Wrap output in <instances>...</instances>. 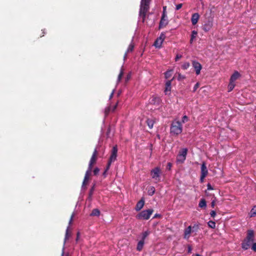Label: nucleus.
<instances>
[{"label":"nucleus","instance_id":"1","mask_svg":"<svg viewBox=\"0 0 256 256\" xmlns=\"http://www.w3.org/2000/svg\"><path fill=\"white\" fill-rule=\"evenodd\" d=\"M254 240V233L252 230H247L246 236L242 243V248L244 250H248Z\"/></svg>","mask_w":256,"mask_h":256},{"label":"nucleus","instance_id":"2","mask_svg":"<svg viewBox=\"0 0 256 256\" xmlns=\"http://www.w3.org/2000/svg\"><path fill=\"white\" fill-rule=\"evenodd\" d=\"M182 131V127L181 122L179 121L173 122L170 126V133L173 135L178 136Z\"/></svg>","mask_w":256,"mask_h":256},{"label":"nucleus","instance_id":"3","mask_svg":"<svg viewBox=\"0 0 256 256\" xmlns=\"http://www.w3.org/2000/svg\"><path fill=\"white\" fill-rule=\"evenodd\" d=\"M117 152H118L117 146H113V148H112V154H111V155L109 158L106 168L105 170V172H106L108 170L112 162H114L116 160V156H117Z\"/></svg>","mask_w":256,"mask_h":256},{"label":"nucleus","instance_id":"4","mask_svg":"<svg viewBox=\"0 0 256 256\" xmlns=\"http://www.w3.org/2000/svg\"><path fill=\"white\" fill-rule=\"evenodd\" d=\"M154 212L152 209H148L147 210H144L140 212L137 216L136 218L138 219H143L147 220L150 218V216Z\"/></svg>","mask_w":256,"mask_h":256},{"label":"nucleus","instance_id":"5","mask_svg":"<svg viewBox=\"0 0 256 256\" xmlns=\"http://www.w3.org/2000/svg\"><path fill=\"white\" fill-rule=\"evenodd\" d=\"M150 6H146L140 4V8L139 11V16L142 18V22H144L146 20L147 12L149 11Z\"/></svg>","mask_w":256,"mask_h":256},{"label":"nucleus","instance_id":"6","mask_svg":"<svg viewBox=\"0 0 256 256\" xmlns=\"http://www.w3.org/2000/svg\"><path fill=\"white\" fill-rule=\"evenodd\" d=\"M162 174V171L160 168L156 167L152 169L150 172V175L152 178L157 182L160 181V176Z\"/></svg>","mask_w":256,"mask_h":256},{"label":"nucleus","instance_id":"7","mask_svg":"<svg viewBox=\"0 0 256 256\" xmlns=\"http://www.w3.org/2000/svg\"><path fill=\"white\" fill-rule=\"evenodd\" d=\"M188 151V150L186 148H184L180 150L176 158L177 162L180 163H183L186 160Z\"/></svg>","mask_w":256,"mask_h":256},{"label":"nucleus","instance_id":"8","mask_svg":"<svg viewBox=\"0 0 256 256\" xmlns=\"http://www.w3.org/2000/svg\"><path fill=\"white\" fill-rule=\"evenodd\" d=\"M213 26V20L212 18H209L202 26V30L206 32H208Z\"/></svg>","mask_w":256,"mask_h":256},{"label":"nucleus","instance_id":"9","mask_svg":"<svg viewBox=\"0 0 256 256\" xmlns=\"http://www.w3.org/2000/svg\"><path fill=\"white\" fill-rule=\"evenodd\" d=\"M168 24V20L166 15L162 14L159 23L158 28L161 29L166 27Z\"/></svg>","mask_w":256,"mask_h":256},{"label":"nucleus","instance_id":"10","mask_svg":"<svg viewBox=\"0 0 256 256\" xmlns=\"http://www.w3.org/2000/svg\"><path fill=\"white\" fill-rule=\"evenodd\" d=\"M192 67L194 69V71L196 72V75L200 74L202 68L201 64L196 60H192Z\"/></svg>","mask_w":256,"mask_h":256},{"label":"nucleus","instance_id":"11","mask_svg":"<svg viewBox=\"0 0 256 256\" xmlns=\"http://www.w3.org/2000/svg\"><path fill=\"white\" fill-rule=\"evenodd\" d=\"M191 233H192V226H190L184 230V238L185 239H188Z\"/></svg>","mask_w":256,"mask_h":256},{"label":"nucleus","instance_id":"12","mask_svg":"<svg viewBox=\"0 0 256 256\" xmlns=\"http://www.w3.org/2000/svg\"><path fill=\"white\" fill-rule=\"evenodd\" d=\"M144 200L143 198H142L136 204V211H140L144 206Z\"/></svg>","mask_w":256,"mask_h":256},{"label":"nucleus","instance_id":"13","mask_svg":"<svg viewBox=\"0 0 256 256\" xmlns=\"http://www.w3.org/2000/svg\"><path fill=\"white\" fill-rule=\"evenodd\" d=\"M208 174V170L204 162H203L201 166V174L204 176H206Z\"/></svg>","mask_w":256,"mask_h":256},{"label":"nucleus","instance_id":"14","mask_svg":"<svg viewBox=\"0 0 256 256\" xmlns=\"http://www.w3.org/2000/svg\"><path fill=\"white\" fill-rule=\"evenodd\" d=\"M200 18V15L198 13H194L192 14L191 18V21L192 25H195L198 22Z\"/></svg>","mask_w":256,"mask_h":256},{"label":"nucleus","instance_id":"15","mask_svg":"<svg viewBox=\"0 0 256 256\" xmlns=\"http://www.w3.org/2000/svg\"><path fill=\"white\" fill-rule=\"evenodd\" d=\"M97 156H98V151L96 149H95L92 154V156L91 157L90 162H91V164H95L96 162Z\"/></svg>","mask_w":256,"mask_h":256},{"label":"nucleus","instance_id":"16","mask_svg":"<svg viewBox=\"0 0 256 256\" xmlns=\"http://www.w3.org/2000/svg\"><path fill=\"white\" fill-rule=\"evenodd\" d=\"M173 80V78L172 80H168L166 82L165 84V90H164V92L166 94L167 92H170L171 90V84H172V80Z\"/></svg>","mask_w":256,"mask_h":256},{"label":"nucleus","instance_id":"17","mask_svg":"<svg viewBox=\"0 0 256 256\" xmlns=\"http://www.w3.org/2000/svg\"><path fill=\"white\" fill-rule=\"evenodd\" d=\"M240 74L238 72H234L230 76V82H234L240 77Z\"/></svg>","mask_w":256,"mask_h":256},{"label":"nucleus","instance_id":"18","mask_svg":"<svg viewBox=\"0 0 256 256\" xmlns=\"http://www.w3.org/2000/svg\"><path fill=\"white\" fill-rule=\"evenodd\" d=\"M198 206L202 208H206V202L205 199L202 198L198 204Z\"/></svg>","mask_w":256,"mask_h":256},{"label":"nucleus","instance_id":"19","mask_svg":"<svg viewBox=\"0 0 256 256\" xmlns=\"http://www.w3.org/2000/svg\"><path fill=\"white\" fill-rule=\"evenodd\" d=\"M155 122L152 119L148 118L146 120V124L150 129L153 128Z\"/></svg>","mask_w":256,"mask_h":256},{"label":"nucleus","instance_id":"20","mask_svg":"<svg viewBox=\"0 0 256 256\" xmlns=\"http://www.w3.org/2000/svg\"><path fill=\"white\" fill-rule=\"evenodd\" d=\"M144 242L143 240H140L138 242L136 249L138 251H140L143 248Z\"/></svg>","mask_w":256,"mask_h":256},{"label":"nucleus","instance_id":"21","mask_svg":"<svg viewBox=\"0 0 256 256\" xmlns=\"http://www.w3.org/2000/svg\"><path fill=\"white\" fill-rule=\"evenodd\" d=\"M100 215V211L98 208H94L92 210L90 216H98Z\"/></svg>","mask_w":256,"mask_h":256},{"label":"nucleus","instance_id":"22","mask_svg":"<svg viewBox=\"0 0 256 256\" xmlns=\"http://www.w3.org/2000/svg\"><path fill=\"white\" fill-rule=\"evenodd\" d=\"M90 176V174H88V173L85 174L84 181L82 182V186L87 184Z\"/></svg>","mask_w":256,"mask_h":256},{"label":"nucleus","instance_id":"23","mask_svg":"<svg viewBox=\"0 0 256 256\" xmlns=\"http://www.w3.org/2000/svg\"><path fill=\"white\" fill-rule=\"evenodd\" d=\"M162 41H161L160 40L157 38L154 42V45L156 46V48H160L162 46Z\"/></svg>","mask_w":256,"mask_h":256},{"label":"nucleus","instance_id":"24","mask_svg":"<svg viewBox=\"0 0 256 256\" xmlns=\"http://www.w3.org/2000/svg\"><path fill=\"white\" fill-rule=\"evenodd\" d=\"M192 228V232H196V234L198 232L199 230V225L198 224H194Z\"/></svg>","mask_w":256,"mask_h":256},{"label":"nucleus","instance_id":"25","mask_svg":"<svg viewBox=\"0 0 256 256\" xmlns=\"http://www.w3.org/2000/svg\"><path fill=\"white\" fill-rule=\"evenodd\" d=\"M234 86H235L234 82L230 81V83L228 86V92H231L234 89Z\"/></svg>","mask_w":256,"mask_h":256},{"label":"nucleus","instance_id":"26","mask_svg":"<svg viewBox=\"0 0 256 256\" xmlns=\"http://www.w3.org/2000/svg\"><path fill=\"white\" fill-rule=\"evenodd\" d=\"M197 34L198 33H197V32L196 31H195V30L192 31V34H191V38H190V44L192 43L193 40L196 38Z\"/></svg>","mask_w":256,"mask_h":256},{"label":"nucleus","instance_id":"27","mask_svg":"<svg viewBox=\"0 0 256 256\" xmlns=\"http://www.w3.org/2000/svg\"><path fill=\"white\" fill-rule=\"evenodd\" d=\"M151 0H141L140 4L142 5L150 6Z\"/></svg>","mask_w":256,"mask_h":256},{"label":"nucleus","instance_id":"28","mask_svg":"<svg viewBox=\"0 0 256 256\" xmlns=\"http://www.w3.org/2000/svg\"><path fill=\"white\" fill-rule=\"evenodd\" d=\"M94 164H91V162H89L88 168V169L86 170V173H88V174H91V172H92V168Z\"/></svg>","mask_w":256,"mask_h":256},{"label":"nucleus","instance_id":"29","mask_svg":"<svg viewBox=\"0 0 256 256\" xmlns=\"http://www.w3.org/2000/svg\"><path fill=\"white\" fill-rule=\"evenodd\" d=\"M112 106H109L105 108L104 114L106 116H107L112 112Z\"/></svg>","mask_w":256,"mask_h":256},{"label":"nucleus","instance_id":"30","mask_svg":"<svg viewBox=\"0 0 256 256\" xmlns=\"http://www.w3.org/2000/svg\"><path fill=\"white\" fill-rule=\"evenodd\" d=\"M208 226L210 228H214L216 227V223L214 222H213L212 220H210L208 223Z\"/></svg>","mask_w":256,"mask_h":256},{"label":"nucleus","instance_id":"31","mask_svg":"<svg viewBox=\"0 0 256 256\" xmlns=\"http://www.w3.org/2000/svg\"><path fill=\"white\" fill-rule=\"evenodd\" d=\"M190 63L188 62H186L182 64V68L183 70H187L190 67Z\"/></svg>","mask_w":256,"mask_h":256},{"label":"nucleus","instance_id":"32","mask_svg":"<svg viewBox=\"0 0 256 256\" xmlns=\"http://www.w3.org/2000/svg\"><path fill=\"white\" fill-rule=\"evenodd\" d=\"M155 192V188L154 186H151L148 190V194L150 196H152L154 194Z\"/></svg>","mask_w":256,"mask_h":256},{"label":"nucleus","instance_id":"33","mask_svg":"<svg viewBox=\"0 0 256 256\" xmlns=\"http://www.w3.org/2000/svg\"><path fill=\"white\" fill-rule=\"evenodd\" d=\"M256 216V206H254L250 210V216Z\"/></svg>","mask_w":256,"mask_h":256},{"label":"nucleus","instance_id":"34","mask_svg":"<svg viewBox=\"0 0 256 256\" xmlns=\"http://www.w3.org/2000/svg\"><path fill=\"white\" fill-rule=\"evenodd\" d=\"M150 234V232L148 231H146L142 234V238L141 240H143L144 242L145 238L148 236Z\"/></svg>","mask_w":256,"mask_h":256},{"label":"nucleus","instance_id":"35","mask_svg":"<svg viewBox=\"0 0 256 256\" xmlns=\"http://www.w3.org/2000/svg\"><path fill=\"white\" fill-rule=\"evenodd\" d=\"M123 74H124V70L122 68L121 70H120V73L119 74H118V81L119 82L120 81L122 76H123Z\"/></svg>","mask_w":256,"mask_h":256},{"label":"nucleus","instance_id":"36","mask_svg":"<svg viewBox=\"0 0 256 256\" xmlns=\"http://www.w3.org/2000/svg\"><path fill=\"white\" fill-rule=\"evenodd\" d=\"M172 72V70H168L164 73L166 78H168L171 76Z\"/></svg>","mask_w":256,"mask_h":256},{"label":"nucleus","instance_id":"37","mask_svg":"<svg viewBox=\"0 0 256 256\" xmlns=\"http://www.w3.org/2000/svg\"><path fill=\"white\" fill-rule=\"evenodd\" d=\"M134 48V45L132 44H130L126 50L127 52H132Z\"/></svg>","mask_w":256,"mask_h":256},{"label":"nucleus","instance_id":"38","mask_svg":"<svg viewBox=\"0 0 256 256\" xmlns=\"http://www.w3.org/2000/svg\"><path fill=\"white\" fill-rule=\"evenodd\" d=\"M185 78H186L185 76L182 75V74H178V80H184Z\"/></svg>","mask_w":256,"mask_h":256},{"label":"nucleus","instance_id":"39","mask_svg":"<svg viewBox=\"0 0 256 256\" xmlns=\"http://www.w3.org/2000/svg\"><path fill=\"white\" fill-rule=\"evenodd\" d=\"M166 38L165 34L164 33H162L158 39L160 40L161 41H164Z\"/></svg>","mask_w":256,"mask_h":256},{"label":"nucleus","instance_id":"40","mask_svg":"<svg viewBox=\"0 0 256 256\" xmlns=\"http://www.w3.org/2000/svg\"><path fill=\"white\" fill-rule=\"evenodd\" d=\"M199 86H200V83L196 82L194 87L193 92H195L196 90L199 88Z\"/></svg>","mask_w":256,"mask_h":256},{"label":"nucleus","instance_id":"41","mask_svg":"<svg viewBox=\"0 0 256 256\" xmlns=\"http://www.w3.org/2000/svg\"><path fill=\"white\" fill-rule=\"evenodd\" d=\"M100 172V169L98 168H96L94 169V170H93V172H94V175L96 176L97 175L98 172Z\"/></svg>","mask_w":256,"mask_h":256},{"label":"nucleus","instance_id":"42","mask_svg":"<svg viewBox=\"0 0 256 256\" xmlns=\"http://www.w3.org/2000/svg\"><path fill=\"white\" fill-rule=\"evenodd\" d=\"M94 186L90 190V192H89V197H91L92 196V195L93 194V192H94Z\"/></svg>","mask_w":256,"mask_h":256},{"label":"nucleus","instance_id":"43","mask_svg":"<svg viewBox=\"0 0 256 256\" xmlns=\"http://www.w3.org/2000/svg\"><path fill=\"white\" fill-rule=\"evenodd\" d=\"M188 120V118L187 116H184L182 118V122L183 123H184L186 122Z\"/></svg>","mask_w":256,"mask_h":256},{"label":"nucleus","instance_id":"44","mask_svg":"<svg viewBox=\"0 0 256 256\" xmlns=\"http://www.w3.org/2000/svg\"><path fill=\"white\" fill-rule=\"evenodd\" d=\"M68 229L69 227H68L66 232L65 240H67L68 238Z\"/></svg>","mask_w":256,"mask_h":256},{"label":"nucleus","instance_id":"45","mask_svg":"<svg viewBox=\"0 0 256 256\" xmlns=\"http://www.w3.org/2000/svg\"><path fill=\"white\" fill-rule=\"evenodd\" d=\"M252 249L255 252H256V242H254L252 244Z\"/></svg>","mask_w":256,"mask_h":256},{"label":"nucleus","instance_id":"46","mask_svg":"<svg viewBox=\"0 0 256 256\" xmlns=\"http://www.w3.org/2000/svg\"><path fill=\"white\" fill-rule=\"evenodd\" d=\"M210 215L212 217L214 218L216 215V212L214 210H212L210 212Z\"/></svg>","mask_w":256,"mask_h":256},{"label":"nucleus","instance_id":"47","mask_svg":"<svg viewBox=\"0 0 256 256\" xmlns=\"http://www.w3.org/2000/svg\"><path fill=\"white\" fill-rule=\"evenodd\" d=\"M215 204H216V198H214V200H213L211 202V206L212 208H214V206H215Z\"/></svg>","mask_w":256,"mask_h":256},{"label":"nucleus","instance_id":"48","mask_svg":"<svg viewBox=\"0 0 256 256\" xmlns=\"http://www.w3.org/2000/svg\"><path fill=\"white\" fill-rule=\"evenodd\" d=\"M182 56L181 54H177L175 58L176 61L178 60L180 58H182Z\"/></svg>","mask_w":256,"mask_h":256},{"label":"nucleus","instance_id":"49","mask_svg":"<svg viewBox=\"0 0 256 256\" xmlns=\"http://www.w3.org/2000/svg\"><path fill=\"white\" fill-rule=\"evenodd\" d=\"M117 106H118V103L115 104L113 106H112V110H111L112 112H114L116 110V108Z\"/></svg>","mask_w":256,"mask_h":256},{"label":"nucleus","instance_id":"50","mask_svg":"<svg viewBox=\"0 0 256 256\" xmlns=\"http://www.w3.org/2000/svg\"><path fill=\"white\" fill-rule=\"evenodd\" d=\"M166 6H163V11H162V14L166 15Z\"/></svg>","mask_w":256,"mask_h":256},{"label":"nucleus","instance_id":"51","mask_svg":"<svg viewBox=\"0 0 256 256\" xmlns=\"http://www.w3.org/2000/svg\"><path fill=\"white\" fill-rule=\"evenodd\" d=\"M182 4H178L176 6V10H178L182 7Z\"/></svg>","mask_w":256,"mask_h":256},{"label":"nucleus","instance_id":"52","mask_svg":"<svg viewBox=\"0 0 256 256\" xmlns=\"http://www.w3.org/2000/svg\"><path fill=\"white\" fill-rule=\"evenodd\" d=\"M207 187H208V190H213V188H212V186L210 185V184H208Z\"/></svg>","mask_w":256,"mask_h":256},{"label":"nucleus","instance_id":"53","mask_svg":"<svg viewBox=\"0 0 256 256\" xmlns=\"http://www.w3.org/2000/svg\"><path fill=\"white\" fill-rule=\"evenodd\" d=\"M206 176H202V175L200 174V181L201 182H204V179L206 177Z\"/></svg>","mask_w":256,"mask_h":256},{"label":"nucleus","instance_id":"54","mask_svg":"<svg viewBox=\"0 0 256 256\" xmlns=\"http://www.w3.org/2000/svg\"><path fill=\"white\" fill-rule=\"evenodd\" d=\"M74 216V214H72V215L71 216V217H70V222H69V224H70L72 222Z\"/></svg>","mask_w":256,"mask_h":256},{"label":"nucleus","instance_id":"55","mask_svg":"<svg viewBox=\"0 0 256 256\" xmlns=\"http://www.w3.org/2000/svg\"><path fill=\"white\" fill-rule=\"evenodd\" d=\"M172 164L170 162H168V165H167V168L168 169V170H170L171 167H172Z\"/></svg>","mask_w":256,"mask_h":256},{"label":"nucleus","instance_id":"56","mask_svg":"<svg viewBox=\"0 0 256 256\" xmlns=\"http://www.w3.org/2000/svg\"><path fill=\"white\" fill-rule=\"evenodd\" d=\"M160 214H156L153 217V218H158V217H160Z\"/></svg>","mask_w":256,"mask_h":256},{"label":"nucleus","instance_id":"57","mask_svg":"<svg viewBox=\"0 0 256 256\" xmlns=\"http://www.w3.org/2000/svg\"><path fill=\"white\" fill-rule=\"evenodd\" d=\"M128 53V52H126V53L124 54V60H126V58Z\"/></svg>","mask_w":256,"mask_h":256},{"label":"nucleus","instance_id":"58","mask_svg":"<svg viewBox=\"0 0 256 256\" xmlns=\"http://www.w3.org/2000/svg\"><path fill=\"white\" fill-rule=\"evenodd\" d=\"M80 232H78L77 233V234H76V240H78V238H79V236H80Z\"/></svg>","mask_w":256,"mask_h":256},{"label":"nucleus","instance_id":"59","mask_svg":"<svg viewBox=\"0 0 256 256\" xmlns=\"http://www.w3.org/2000/svg\"><path fill=\"white\" fill-rule=\"evenodd\" d=\"M191 250H192V249H191L190 247H189L188 248V253L191 252Z\"/></svg>","mask_w":256,"mask_h":256},{"label":"nucleus","instance_id":"60","mask_svg":"<svg viewBox=\"0 0 256 256\" xmlns=\"http://www.w3.org/2000/svg\"><path fill=\"white\" fill-rule=\"evenodd\" d=\"M113 96V92H112L110 96V98H112Z\"/></svg>","mask_w":256,"mask_h":256},{"label":"nucleus","instance_id":"61","mask_svg":"<svg viewBox=\"0 0 256 256\" xmlns=\"http://www.w3.org/2000/svg\"><path fill=\"white\" fill-rule=\"evenodd\" d=\"M196 256H200L199 254H196Z\"/></svg>","mask_w":256,"mask_h":256},{"label":"nucleus","instance_id":"62","mask_svg":"<svg viewBox=\"0 0 256 256\" xmlns=\"http://www.w3.org/2000/svg\"><path fill=\"white\" fill-rule=\"evenodd\" d=\"M106 172H105V171H104L103 174H106Z\"/></svg>","mask_w":256,"mask_h":256}]
</instances>
